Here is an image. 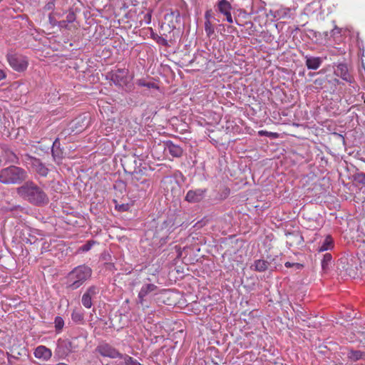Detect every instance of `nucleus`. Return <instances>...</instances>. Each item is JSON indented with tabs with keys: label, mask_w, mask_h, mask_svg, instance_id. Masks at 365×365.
<instances>
[{
	"label": "nucleus",
	"mask_w": 365,
	"mask_h": 365,
	"mask_svg": "<svg viewBox=\"0 0 365 365\" xmlns=\"http://www.w3.org/2000/svg\"><path fill=\"white\" fill-rule=\"evenodd\" d=\"M16 192L22 199L36 206L45 205L49 201L44 190L32 181H27L19 187Z\"/></svg>",
	"instance_id": "obj_1"
},
{
	"label": "nucleus",
	"mask_w": 365,
	"mask_h": 365,
	"mask_svg": "<svg viewBox=\"0 0 365 365\" xmlns=\"http://www.w3.org/2000/svg\"><path fill=\"white\" fill-rule=\"evenodd\" d=\"M92 269L86 265H79L73 269L66 277V287L75 290L91 278Z\"/></svg>",
	"instance_id": "obj_2"
},
{
	"label": "nucleus",
	"mask_w": 365,
	"mask_h": 365,
	"mask_svg": "<svg viewBox=\"0 0 365 365\" xmlns=\"http://www.w3.org/2000/svg\"><path fill=\"white\" fill-rule=\"evenodd\" d=\"M26 178V172L17 166L11 165L0 170V182L4 184H18Z\"/></svg>",
	"instance_id": "obj_3"
},
{
	"label": "nucleus",
	"mask_w": 365,
	"mask_h": 365,
	"mask_svg": "<svg viewBox=\"0 0 365 365\" xmlns=\"http://www.w3.org/2000/svg\"><path fill=\"white\" fill-rule=\"evenodd\" d=\"M6 60L9 66L17 72H23L29 66L26 56L20 53L10 52L6 54Z\"/></svg>",
	"instance_id": "obj_4"
},
{
	"label": "nucleus",
	"mask_w": 365,
	"mask_h": 365,
	"mask_svg": "<svg viewBox=\"0 0 365 365\" xmlns=\"http://www.w3.org/2000/svg\"><path fill=\"white\" fill-rule=\"evenodd\" d=\"M230 245H231V249L232 250H230V255L232 256L233 261L236 262L237 264H242L245 258L243 241L235 240L233 237H230Z\"/></svg>",
	"instance_id": "obj_5"
},
{
	"label": "nucleus",
	"mask_w": 365,
	"mask_h": 365,
	"mask_svg": "<svg viewBox=\"0 0 365 365\" xmlns=\"http://www.w3.org/2000/svg\"><path fill=\"white\" fill-rule=\"evenodd\" d=\"M96 351L101 356L110 359H120L122 354L115 348L108 343H101L98 344Z\"/></svg>",
	"instance_id": "obj_6"
},
{
	"label": "nucleus",
	"mask_w": 365,
	"mask_h": 365,
	"mask_svg": "<svg viewBox=\"0 0 365 365\" xmlns=\"http://www.w3.org/2000/svg\"><path fill=\"white\" fill-rule=\"evenodd\" d=\"M100 292V287L96 285L90 286L87 288L82 296V304L86 309H90L93 305V300L96 298Z\"/></svg>",
	"instance_id": "obj_7"
},
{
	"label": "nucleus",
	"mask_w": 365,
	"mask_h": 365,
	"mask_svg": "<svg viewBox=\"0 0 365 365\" xmlns=\"http://www.w3.org/2000/svg\"><path fill=\"white\" fill-rule=\"evenodd\" d=\"M128 70L118 68L110 73V78L116 86H123L128 83Z\"/></svg>",
	"instance_id": "obj_8"
},
{
	"label": "nucleus",
	"mask_w": 365,
	"mask_h": 365,
	"mask_svg": "<svg viewBox=\"0 0 365 365\" xmlns=\"http://www.w3.org/2000/svg\"><path fill=\"white\" fill-rule=\"evenodd\" d=\"M207 192V188L190 190L187 191L185 200L189 203H197L205 197Z\"/></svg>",
	"instance_id": "obj_9"
},
{
	"label": "nucleus",
	"mask_w": 365,
	"mask_h": 365,
	"mask_svg": "<svg viewBox=\"0 0 365 365\" xmlns=\"http://www.w3.org/2000/svg\"><path fill=\"white\" fill-rule=\"evenodd\" d=\"M334 73L340 77L344 81L351 83L354 81L353 77L349 72L348 66L345 63H338L334 64Z\"/></svg>",
	"instance_id": "obj_10"
},
{
	"label": "nucleus",
	"mask_w": 365,
	"mask_h": 365,
	"mask_svg": "<svg viewBox=\"0 0 365 365\" xmlns=\"http://www.w3.org/2000/svg\"><path fill=\"white\" fill-rule=\"evenodd\" d=\"M29 163L30 164L33 170L38 173L39 175L42 177L47 176L49 170L38 158L30 157Z\"/></svg>",
	"instance_id": "obj_11"
},
{
	"label": "nucleus",
	"mask_w": 365,
	"mask_h": 365,
	"mask_svg": "<svg viewBox=\"0 0 365 365\" xmlns=\"http://www.w3.org/2000/svg\"><path fill=\"white\" fill-rule=\"evenodd\" d=\"M269 14L277 20L280 19H291L293 17L291 9L283 6L271 9Z\"/></svg>",
	"instance_id": "obj_12"
},
{
	"label": "nucleus",
	"mask_w": 365,
	"mask_h": 365,
	"mask_svg": "<svg viewBox=\"0 0 365 365\" xmlns=\"http://www.w3.org/2000/svg\"><path fill=\"white\" fill-rule=\"evenodd\" d=\"M132 183L139 190L146 191L150 187V180L142 175L138 173L132 177Z\"/></svg>",
	"instance_id": "obj_13"
},
{
	"label": "nucleus",
	"mask_w": 365,
	"mask_h": 365,
	"mask_svg": "<svg viewBox=\"0 0 365 365\" xmlns=\"http://www.w3.org/2000/svg\"><path fill=\"white\" fill-rule=\"evenodd\" d=\"M304 58L305 60V65L309 70H317L323 63V58L319 56L305 55Z\"/></svg>",
	"instance_id": "obj_14"
},
{
	"label": "nucleus",
	"mask_w": 365,
	"mask_h": 365,
	"mask_svg": "<svg viewBox=\"0 0 365 365\" xmlns=\"http://www.w3.org/2000/svg\"><path fill=\"white\" fill-rule=\"evenodd\" d=\"M165 151L168 152L174 158H180L182 156L183 150L182 148L176 144H174L172 141L168 140L164 143Z\"/></svg>",
	"instance_id": "obj_15"
},
{
	"label": "nucleus",
	"mask_w": 365,
	"mask_h": 365,
	"mask_svg": "<svg viewBox=\"0 0 365 365\" xmlns=\"http://www.w3.org/2000/svg\"><path fill=\"white\" fill-rule=\"evenodd\" d=\"M51 153L53 159L55 162L59 163L63 158V150L60 148V142L58 139H56L53 143Z\"/></svg>",
	"instance_id": "obj_16"
},
{
	"label": "nucleus",
	"mask_w": 365,
	"mask_h": 365,
	"mask_svg": "<svg viewBox=\"0 0 365 365\" xmlns=\"http://www.w3.org/2000/svg\"><path fill=\"white\" fill-rule=\"evenodd\" d=\"M347 359L351 362H356L360 360H365V351L361 350L349 349L347 352Z\"/></svg>",
	"instance_id": "obj_17"
},
{
	"label": "nucleus",
	"mask_w": 365,
	"mask_h": 365,
	"mask_svg": "<svg viewBox=\"0 0 365 365\" xmlns=\"http://www.w3.org/2000/svg\"><path fill=\"white\" fill-rule=\"evenodd\" d=\"M51 355V351L44 346H38L34 351V356L37 359L48 360Z\"/></svg>",
	"instance_id": "obj_18"
},
{
	"label": "nucleus",
	"mask_w": 365,
	"mask_h": 365,
	"mask_svg": "<svg viewBox=\"0 0 365 365\" xmlns=\"http://www.w3.org/2000/svg\"><path fill=\"white\" fill-rule=\"evenodd\" d=\"M86 120V117H80L74 120L71 127L72 131L77 133L83 130L88 125V122L85 123Z\"/></svg>",
	"instance_id": "obj_19"
},
{
	"label": "nucleus",
	"mask_w": 365,
	"mask_h": 365,
	"mask_svg": "<svg viewBox=\"0 0 365 365\" xmlns=\"http://www.w3.org/2000/svg\"><path fill=\"white\" fill-rule=\"evenodd\" d=\"M269 264L270 263L264 259H257L255 260L250 268L255 271L262 272L266 271Z\"/></svg>",
	"instance_id": "obj_20"
},
{
	"label": "nucleus",
	"mask_w": 365,
	"mask_h": 365,
	"mask_svg": "<svg viewBox=\"0 0 365 365\" xmlns=\"http://www.w3.org/2000/svg\"><path fill=\"white\" fill-rule=\"evenodd\" d=\"M155 289L156 286L153 284H146L143 285L138 293L139 303L143 304L144 297L148 293L153 292Z\"/></svg>",
	"instance_id": "obj_21"
},
{
	"label": "nucleus",
	"mask_w": 365,
	"mask_h": 365,
	"mask_svg": "<svg viewBox=\"0 0 365 365\" xmlns=\"http://www.w3.org/2000/svg\"><path fill=\"white\" fill-rule=\"evenodd\" d=\"M116 365H143L138 360L128 354H121Z\"/></svg>",
	"instance_id": "obj_22"
},
{
	"label": "nucleus",
	"mask_w": 365,
	"mask_h": 365,
	"mask_svg": "<svg viewBox=\"0 0 365 365\" xmlns=\"http://www.w3.org/2000/svg\"><path fill=\"white\" fill-rule=\"evenodd\" d=\"M334 246V240L331 235H327L321 245L319 246V252L331 250Z\"/></svg>",
	"instance_id": "obj_23"
},
{
	"label": "nucleus",
	"mask_w": 365,
	"mask_h": 365,
	"mask_svg": "<svg viewBox=\"0 0 365 365\" xmlns=\"http://www.w3.org/2000/svg\"><path fill=\"white\" fill-rule=\"evenodd\" d=\"M332 264V255L330 253L323 255V258L321 261L322 269L324 272L329 270Z\"/></svg>",
	"instance_id": "obj_24"
},
{
	"label": "nucleus",
	"mask_w": 365,
	"mask_h": 365,
	"mask_svg": "<svg viewBox=\"0 0 365 365\" xmlns=\"http://www.w3.org/2000/svg\"><path fill=\"white\" fill-rule=\"evenodd\" d=\"M353 181L359 185H365V173L362 172H356L351 176Z\"/></svg>",
	"instance_id": "obj_25"
},
{
	"label": "nucleus",
	"mask_w": 365,
	"mask_h": 365,
	"mask_svg": "<svg viewBox=\"0 0 365 365\" xmlns=\"http://www.w3.org/2000/svg\"><path fill=\"white\" fill-rule=\"evenodd\" d=\"M218 10L224 14L225 19L228 21V2L226 0H222L219 2Z\"/></svg>",
	"instance_id": "obj_26"
},
{
	"label": "nucleus",
	"mask_w": 365,
	"mask_h": 365,
	"mask_svg": "<svg viewBox=\"0 0 365 365\" xmlns=\"http://www.w3.org/2000/svg\"><path fill=\"white\" fill-rule=\"evenodd\" d=\"M71 318L73 321L80 322L83 321V315L79 312L73 311L71 314Z\"/></svg>",
	"instance_id": "obj_27"
},
{
	"label": "nucleus",
	"mask_w": 365,
	"mask_h": 365,
	"mask_svg": "<svg viewBox=\"0 0 365 365\" xmlns=\"http://www.w3.org/2000/svg\"><path fill=\"white\" fill-rule=\"evenodd\" d=\"M258 135L259 136H268L272 137L273 138H277L278 137V133H272V132H268L267 130H259L258 131Z\"/></svg>",
	"instance_id": "obj_28"
},
{
	"label": "nucleus",
	"mask_w": 365,
	"mask_h": 365,
	"mask_svg": "<svg viewBox=\"0 0 365 365\" xmlns=\"http://www.w3.org/2000/svg\"><path fill=\"white\" fill-rule=\"evenodd\" d=\"M326 82L327 79L325 78H319L314 80V84L317 88H322L324 86Z\"/></svg>",
	"instance_id": "obj_29"
},
{
	"label": "nucleus",
	"mask_w": 365,
	"mask_h": 365,
	"mask_svg": "<svg viewBox=\"0 0 365 365\" xmlns=\"http://www.w3.org/2000/svg\"><path fill=\"white\" fill-rule=\"evenodd\" d=\"M54 323L56 329H61L64 325V322L61 317H56Z\"/></svg>",
	"instance_id": "obj_30"
},
{
	"label": "nucleus",
	"mask_w": 365,
	"mask_h": 365,
	"mask_svg": "<svg viewBox=\"0 0 365 365\" xmlns=\"http://www.w3.org/2000/svg\"><path fill=\"white\" fill-rule=\"evenodd\" d=\"M76 20V14L73 11H70L66 16V19L65 20L68 24L74 22Z\"/></svg>",
	"instance_id": "obj_31"
},
{
	"label": "nucleus",
	"mask_w": 365,
	"mask_h": 365,
	"mask_svg": "<svg viewBox=\"0 0 365 365\" xmlns=\"http://www.w3.org/2000/svg\"><path fill=\"white\" fill-rule=\"evenodd\" d=\"M205 29L206 33L210 35L213 32V29L212 28L211 24L209 21H206L205 23Z\"/></svg>",
	"instance_id": "obj_32"
},
{
	"label": "nucleus",
	"mask_w": 365,
	"mask_h": 365,
	"mask_svg": "<svg viewBox=\"0 0 365 365\" xmlns=\"http://www.w3.org/2000/svg\"><path fill=\"white\" fill-rule=\"evenodd\" d=\"M68 23L65 20L57 21L56 24H53V25H56L61 29H68Z\"/></svg>",
	"instance_id": "obj_33"
},
{
	"label": "nucleus",
	"mask_w": 365,
	"mask_h": 365,
	"mask_svg": "<svg viewBox=\"0 0 365 365\" xmlns=\"http://www.w3.org/2000/svg\"><path fill=\"white\" fill-rule=\"evenodd\" d=\"M145 87H147L148 88H153V89H156V90L159 89V86H158V84L153 81H149V82L147 81V83L145 84Z\"/></svg>",
	"instance_id": "obj_34"
},
{
	"label": "nucleus",
	"mask_w": 365,
	"mask_h": 365,
	"mask_svg": "<svg viewBox=\"0 0 365 365\" xmlns=\"http://www.w3.org/2000/svg\"><path fill=\"white\" fill-rule=\"evenodd\" d=\"M284 266L287 268H290L292 267H296L297 269H300L301 267H302V264H301L299 263H292L289 262H287L284 264Z\"/></svg>",
	"instance_id": "obj_35"
},
{
	"label": "nucleus",
	"mask_w": 365,
	"mask_h": 365,
	"mask_svg": "<svg viewBox=\"0 0 365 365\" xmlns=\"http://www.w3.org/2000/svg\"><path fill=\"white\" fill-rule=\"evenodd\" d=\"M92 247V244L88 242V243H86V245H83L81 247V250L83 252H87L88 250H90V249Z\"/></svg>",
	"instance_id": "obj_36"
},
{
	"label": "nucleus",
	"mask_w": 365,
	"mask_h": 365,
	"mask_svg": "<svg viewBox=\"0 0 365 365\" xmlns=\"http://www.w3.org/2000/svg\"><path fill=\"white\" fill-rule=\"evenodd\" d=\"M146 83H147V81L143 78L138 79L136 81V84L138 86H141V87H145Z\"/></svg>",
	"instance_id": "obj_37"
},
{
	"label": "nucleus",
	"mask_w": 365,
	"mask_h": 365,
	"mask_svg": "<svg viewBox=\"0 0 365 365\" xmlns=\"http://www.w3.org/2000/svg\"><path fill=\"white\" fill-rule=\"evenodd\" d=\"M150 19H151V15L150 14H147L145 16V23L147 24H149L150 23Z\"/></svg>",
	"instance_id": "obj_38"
},
{
	"label": "nucleus",
	"mask_w": 365,
	"mask_h": 365,
	"mask_svg": "<svg viewBox=\"0 0 365 365\" xmlns=\"http://www.w3.org/2000/svg\"><path fill=\"white\" fill-rule=\"evenodd\" d=\"M6 77V73L2 69H0V81L5 79Z\"/></svg>",
	"instance_id": "obj_39"
},
{
	"label": "nucleus",
	"mask_w": 365,
	"mask_h": 365,
	"mask_svg": "<svg viewBox=\"0 0 365 365\" xmlns=\"http://www.w3.org/2000/svg\"><path fill=\"white\" fill-rule=\"evenodd\" d=\"M237 61H238L237 62H234V63H235V64H236V65H237V64L240 65V62H244V59H242V57L240 59H238Z\"/></svg>",
	"instance_id": "obj_40"
},
{
	"label": "nucleus",
	"mask_w": 365,
	"mask_h": 365,
	"mask_svg": "<svg viewBox=\"0 0 365 365\" xmlns=\"http://www.w3.org/2000/svg\"><path fill=\"white\" fill-rule=\"evenodd\" d=\"M49 20H50V22L53 25V24H56V22H53V20H52V17L51 16H49Z\"/></svg>",
	"instance_id": "obj_41"
},
{
	"label": "nucleus",
	"mask_w": 365,
	"mask_h": 365,
	"mask_svg": "<svg viewBox=\"0 0 365 365\" xmlns=\"http://www.w3.org/2000/svg\"><path fill=\"white\" fill-rule=\"evenodd\" d=\"M236 362H237V361H235V362H232V361H231V360H230V364H231L232 365H240L239 364H237Z\"/></svg>",
	"instance_id": "obj_42"
},
{
	"label": "nucleus",
	"mask_w": 365,
	"mask_h": 365,
	"mask_svg": "<svg viewBox=\"0 0 365 365\" xmlns=\"http://www.w3.org/2000/svg\"><path fill=\"white\" fill-rule=\"evenodd\" d=\"M229 22L230 24H232V16H231V14H230V20H229Z\"/></svg>",
	"instance_id": "obj_43"
},
{
	"label": "nucleus",
	"mask_w": 365,
	"mask_h": 365,
	"mask_svg": "<svg viewBox=\"0 0 365 365\" xmlns=\"http://www.w3.org/2000/svg\"><path fill=\"white\" fill-rule=\"evenodd\" d=\"M315 74H316V73H309V76H314Z\"/></svg>",
	"instance_id": "obj_44"
},
{
	"label": "nucleus",
	"mask_w": 365,
	"mask_h": 365,
	"mask_svg": "<svg viewBox=\"0 0 365 365\" xmlns=\"http://www.w3.org/2000/svg\"><path fill=\"white\" fill-rule=\"evenodd\" d=\"M11 358H14V356H11V355H10V356H9V357H8L9 361H10V359H11Z\"/></svg>",
	"instance_id": "obj_45"
},
{
	"label": "nucleus",
	"mask_w": 365,
	"mask_h": 365,
	"mask_svg": "<svg viewBox=\"0 0 365 365\" xmlns=\"http://www.w3.org/2000/svg\"><path fill=\"white\" fill-rule=\"evenodd\" d=\"M229 29H230V33H232V32H233V31H232V30H231V29H232V26H230V25Z\"/></svg>",
	"instance_id": "obj_46"
},
{
	"label": "nucleus",
	"mask_w": 365,
	"mask_h": 365,
	"mask_svg": "<svg viewBox=\"0 0 365 365\" xmlns=\"http://www.w3.org/2000/svg\"><path fill=\"white\" fill-rule=\"evenodd\" d=\"M57 365H68V364H65V363H59V364H58Z\"/></svg>",
	"instance_id": "obj_47"
},
{
	"label": "nucleus",
	"mask_w": 365,
	"mask_h": 365,
	"mask_svg": "<svg viewBox=\"0 0 365 365\" xmlns=\"http://www.w3.org/2000/svg\"><path fill=\"white\" fill-rule=\"evenodd\" d=\"M232 87L235 88V87H234L233 86H232V85H230V89H232Z\"/></svg>",
	"instance_id": "obj_48"
},
{
	"label": "nucleus",
	"mask_w": 365,
	"mask_h": 365,
	"mask_svg": "<svg viewBox=\"0 0 365 365\" xmlns=\"http://www.w3.org/2000/svg\"><path fill=\"white\" fill-rule=\"evenodd\" d=\"M229 8H230V10L232 9V6H231V3L230 2Z\"/></svg>",
	"instance_id": "obj_49"
},
{
	"label": "nucleus",
	"mask_w": 365,
	"mask_h": 365,
	"mask_svg": "<svg viewBox=\"0 0 365 365\" xmlns=\"http://www.w3.org/2000/svg\"><path fill=\"white\" fill-rule=\"evenodd\" d=\"M339 136L343 138L342 135H340V134H337Z\"/></svg>",
	"instance_id": "obj_50"
},
{
	"label": "nucleus",
	"mask_w": 365,
	"mask_h": 365,
	"mask_svg": "<svg viewBox=\"0 0 365 365\" xmlns=\"http://www.w3.org/2000/svg\"><path fill=\"white\" fill-rule=\"evenodd\" d=\"M242 87H243L242 83H241ZM242 90H245V88H242Z\"/></svg>",
	"instance_id": "obj_51"
}]
</instances>
